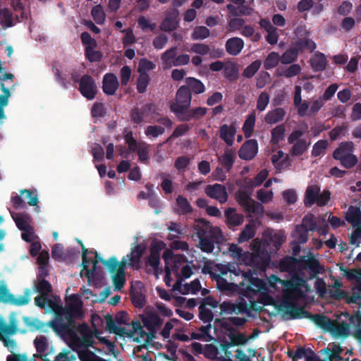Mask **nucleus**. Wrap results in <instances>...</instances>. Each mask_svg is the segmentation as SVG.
Returning a JSON list of instances; mask_svg holds the SVG:
<instances>
[{"mask_svg":"<svg viewBox=\"0 0 361 361\" xmlns=\"http://www.w3.org/2000/svg\"><path fill=\"white\" fill-rule=\"evenodd\" d=\"M71 298L73 302L68 304L67 307H61L56 311L54 319L43 322L37 318L25 317L23 321L25 325L30 331H39L43 333H48V329L51 328L58 336L66 331L63 329L64 327H75L77 325L75 319H82L84 315L82 303L75 294H73Z\"/></svg>","mask_w":361,"mask_h":361,"instance_id":"f257e3e1","label":"nucleus"},{"mask_svg":"<svg viewBox=\"0 0 361 361\" xmlns=\"http://www.w3.org/2000/svg\"><path fill=\"white\" fill-rule=\"evenodd\" d=\"M195 230L199 238L200 248L204 252H212L215 244L219 243L223 238L219 227L212 226L209 221L202 219L196 221Z\"/></svg>","mask_w":361,"mask_h":361,"instance_id":"f03ea898","label":"nucleus"},{"mask_svg":"<svg viewBox=\"0 0 361 361\" xmlns=\"http://www.w3.org/2000/svg\"><path fill=\"white\" fill-rule=\"evenodd\" d=\"M63 329L66 331L59 336L63 338H68L71 342L70 346L73 350L81 348L87 349L93 346L94 332L87 324L82 323L72 329L64 327Z\"/></svg>","mask_w":361,"mask_h":361,"instance_id":"7ed1b4c3","label":"nucleus"},{"mask_svg":"<svg viewBox=\"0 0 361 361\" xmlns=\"http://www.w3.org/2000/svg\"><path fill=\"white\" fill-rule=\"evenodd\" d=\"M272 280L274 281V283L279 282L283 286V295L286 299L288 300H298L304 296V293L302 290V287L304 286L305 281L297 276L293 277L290 280H282L278 276L272 275L270 279V286H274Z\"/></svg>","mask_w":361,"mask_h":361,"instance_id":"20e7f679","label":"nucleus"},{"mask_svg":"<svg viewBox=\"0 0 361 361\" xmlns=\"http://www.w3.org/2000/svg\"><path fill=\"white\" fill-rule=\"evenodd\" d=\"M252 250V252L247 253L249 259L246 263L258 269L264 270L271 261L269 252L264 245L259 243L253 244Z\"/></svg>","mask_w":361,"mask_h":361,"instance_id":"39448f33","label":"nucleus"},{"mask_svg":"<svg viewBox=\"0 0 361 361\" xmlns=\"http://www.w3.org/2000/svg\"><path fill=\"white\" fill-rule=\"evenodd\" d=\"M192 93L186 85H181L177 90L176 101L171 104V111L178 116L190 106Z\"/></svg>","mask_w":361,"mask_h":361,"instance_id":"423d86ee","label":"nucleus"},{"mask_svg":"<svg viewBox=\"0 0 361 361\" xmlns=\"http://www.w3.org/2000/svg\"><path fill=\"white\" fill-rule=\"evenodd\" d=\"M238 201L241 207L249 213L262 214L264 211L263 205L255 201L250 197V195L246 191H239L238 194Z\"/></svg>","mask_w":361,"mask_h":361,"instance_id":"0eeeda50","label":"nucleus"},{"mask_svg":"<svg viewBox=\"0 0 361 361\" xmlns=\"http://www.w3.org/2000/svg\"><path fill=\"white\" fill-rule=\"evenodd\" d=\"M78 90L87 99H93L97 93V87L94 79L88 74H85L80 79Z\"/></svg>","mask_w":361,"mask_h":361,"instance_id":"6e6552de","label":"nucleus"},{"mask_svg":"<svg viewBox=\"0 0 361 361\" xmlns=\"http://www.w3.org/2000/svg\"><path fill=\"white\" fill-rule=\"evenodd\" d=\"M78 243L81 245L82 255V271H85V276L89 279L94 275V273L97 269V258H99V260L100 261V257H99V255L97 252H92L90 251V252L94 253L95 255L96 259H94L92 258H89L87 255L88 253V250L84 246L82 241L78 240Z\"/></svg>","mask_w":361,"mask_h":361,"instance_id":"1a4fd4ad","label":"nucleus"},{"mask_svg":"<svg viewBox=\"0 0 361 361\" xmlns=\"http://www.w3.org/2000/svg\"><path fill=\"white\" fill-rule=\"evenodd\" d=\"M285 315L288 316L290 319L307 318L310 313L306 311L304 307H299L297 303L290 301H284L281 305Z\"/></svg>","mask_w":361,"mask_h":361,"instance_id":"9d476101","label":"nucleus"},{"mask_svg":"<svg viewBox=\"0 0 361 361\" xmlns=\"http://www.w3.org/2000/svg\"><path fill=\"white\" fill-rule=\"evenodd\" d=\"M162 257L166 264L165 267V281H166L167 279H170L171 271V269L168 266L170 264V262L173 264L172 265L173 270L174 271H178L179 266L180 265L181 263L185 262V257L181 255H175L173 251L169 249H167L164 252Z\"/></svg>","mask_w":361,"mask_h":361,"instance_id":"9b49d317","label":"nucleus"},{"mask_svg":"<svg viewBox=\"0 0 361 361\" xmlns=\"http://www.w3.org/2000/svg\"><path fill=\"white\" fill-rule=\"evenodd\" d=\"M228 336L230 339L229 341H225L224 343L221 344V349L225 352V355L228 357L227 361H233L230 359V357L232 355L231 351H229L228 349L234 345H243L247 341V338L245 335L241 333H235V331H231L228 334Z\"/></svg>","mask_w":361,"mask_h":361,"instance_id":"f8f14e48","label":"nucleus"},{"mask_svg":"<svg viewBox=\"0 0 361 361\" xmlns=\"http://www.w3.org/2000/svg\"><path fill=\"white\" fill-rule=\"evenodd\" d=\"M206 195L212 199L224 204L228 200V192L224 185L219 183L207 185L204 188Z\"/></svg>","mask_w":361,"mask_h":361,"instance_id":"ddd939ff","label":"nucleus"},{"mask_svg":"<svg viewBox=\"0 0 361 361\" xmlns=\"http://www.w3.org/2000/svg\"><path fill=\"white\" fill-rule=\"evenodd\" d=\"M258 152V143L255 139L246 140L238 150V157L245 161L252 160Z\"/></svg>","mask_w":361,"mask_h":361,"instance_id":"4468645a","label":"nucleus"},{"mask_svg":"<svg viewBox=\"0 0 361 361\" xmlns=\"http://www.w3.org/2000/svg\"><path fill=\"white\" fill-rule=\"evenodd\" d=\"M178 11L172 9L166 12L165 18L161 21L159 28L166 32H172L179 26Z\"/></svg>","mask_w":361,"mask_h":361,"instance_id":"2eb2a0df","label":"nucleus"},{"mask_svg":"<svg viewBox=\"0 0 361 361\" xmlns=\"http://www.w3.org/2000/svg\"><path fill=\"white\" fill-rule=\"evenodd\" d=\"M147 249L144 243L135 245L130 249V252L128 254V267L137 269L140 267V259Z\"/></svg>","mask_w":361,"mask_h":361,"instance_id":"dca6fc26","label":"nucleus"},{"mask_svg":"<svg viewBox=\"0 0 361 361\" xmlns=\"http://www.w3.org/2000/svg\"><path fill=\"white\" fill-rule=\"evenodd\" d=\"M142 322L144 326L150 332L152 336H154L157 329L160 327L164 320L156 312H149L145 316L142 317Z\"/></svg>","mask_w":361,"mask_h":361,"instance_id":"f3484780","label":"nucleus"},{"mask_svg":"<svg viewBox=\"0 0 361 361\" xmlns=\"http://www.w3.org/2000/svg\"><path fill=\"white\" fill-rule=\"evenodd\" d=\"M128 261L127 256L123 257L121 262H118L115 257H111L107 260L100 259V262L107 267L110 273H114L116 271L126 273V267L128 266Z\"/></svg>","mask_w":361,"mask_h":361,"instance_id":"a211bd4d","label":"nucleus"},{"mask_svg":"<svg viewBox=\"0 0 361 361\" xmlns=\"http://www.w3.org/2000/svg\"><path fill=\"white\" fill-rule=\"evenodd\" d=\"M119 87V82L114 73H106L102 80V90L106 95H114Z\"/></svg>","mask_w":361,"mask_h":361,"instance_id":"6ab92c4d","label":"nucleus"},{"mask_svg":"<svg viewBox=\"0 0 361 361\" xmlns=\"http://www.w3.org/2000/svg\"><path fill=\"white\" fill-rule=\"evenodd\" d=\"M207 108L204 107H196L193 109H187L183 113H181L177 116L180 121H190L191 120H200L205 116L207 114Z\"/></svg>","mask_w":361,"mask_h":361,"instance_id":"aec40b11","label":"nucleus"},{"mask_svg":"<svg viewBox=\"0 0 361 361\" xmlns=\"http://www.w3.org/2000/svg\"><path fill=\"white\" fill-rule=\"evenodd\" d=\"M226 223L230 229L240 226L244 221V216L237 212L233 207L226 209L224 212Z\"/></svg>","mask_w":361,"mask_h":361,"instance_id":"412c9836","label":"nucleus"},{"mask_svg":"<svg viewBox=\"0 0 361 361\" xmlns=\"http://www.w3.org/2000/svg\"><path fill=\"white\" fill-rule=\"evenodd\" d=\"M130 324V329H127L126 336L128 337L133 338L137 336V338H135L137 341H138V338H143L145 336H147V340H149L154 337L152 336L149 331L148 334L145 331L143 326L138 320L132 321Z\"/></svg>","mask_w":361,"mask_h":361,"instance_id":"4be33fe9","label":"nucleus"},{"mask_svg":"<svg viewBox=\"0 0 361 361\" xmlns=\"http://www.w3.org/2000/svg\"><path fill=\"white\" fill-rule=\"evenodd\" d=\"M300 263L303 268L308 269L314 274H320L324 270V267L320 265L319 260L312 255L307 258L305 256L301 257Z\"/></svg>","mask_w":361,"mask_h":361,"instance_id":"5701e85b","label":"nucleus"},{"mask_svg":"<svg viewBox=\"0 0 361 361\" xmlns=\"http://www.w3.org/2000/svg\"><path fill=\"white\" fill-rule=\"evenodd\" d=\"M244 41L238 37L229 38L226 42V52L231 56L238 55L244 48Z\"/></svg>","mask_w":361,"mask_h":361,"instance_id":"b1692460","label":"nucleus"},{"mask_svg":"<svg viewBox=\"0 0 361 361\" xmlns=\"http://www.w3.org/2000/svg\"><path fill=\"white\" fill-rule=\"evenodd\" d=\"M299 263L300 259H298L293 256H286L280 260L279 267L281 271L294 273L298 270Z\"/></svg>","mask_w":361,"mask_h":361,"instance_id":"393cba45","label":"nucleus"},{"mask_svg":"<svg viewBox=\"0 0 361 361\" xmlns=\"http://www.w3.org/2000/svg\"><path fill=\"white\" fill-rule=\"evenodd\" d=\"M235 133L236 129L232 125L224 124L219 128V137L228 147H231L233 145Z\"/></svg>","mask_w":361,"mask_h":361,"instance_id":"a878e982","label":"nucleus"},{"mask_svg":"<svg viewBox=\"0 0 361 361\" xmlns=\"http://www.w3.org/2000/svg\"><path fill=\"white\" fill-rule=\"evenodd\" d=\"M0 331L6 335H14L18 331V321L12 313L9 318V323L7 324L3 317L0 316Z\"/></svg>","mask_w":361,"mask_h":361,"instance_id":"bb28decb","label":"nucleus"},{"mask_svg":"<svg viewBox=\"0 0 361 361\" xmlns=\"http://www.w3.org/2000/svg\"><path fill=\"white\" fill-rule=\"evenodd\" d=\"M355 149L354 144L351 141H345L340 143L338 147L334 151L332 157L337 160L341 157H345L348 154H353Z\"/></svg>","mask_w":361,"mask_h":361,"instance_id":"cd10ccee","label":"nucleus"},{"mask_svg":"<svg viewBox=\"0 0 361 361\" xmlns=\"http://www.w3.org/2000/svg\"><path fill=\"white\" fill-rule=\"evenodd\" d=\"M235 151L232 148L227 147L225 149L224 154L219 157V161L229 172L233 168L235 162Z\"/></svg>","mask_w":361,"mask_h":361,"instance_id":"c85d7f7f","label":"nucleus"},{"mask_svg":"<svg viewBox=\"0 0 361 361\" xmlns=\"http://www.w3.org/2000/svg\"><path fill=\"white\" fill-rule=\"evenodd\" d=\"M320 192V187L317 185H308L305 193L304 204L306 207H310L317 202L318 193Z\"/></svg>","mask_w":361,"mask_h":361,"instance_id":"c756f323","label":"nucleus"},{"mask_svg":"<svg viewBox=\"0 0 361 361\" xmlns=\"http://www.w3.org/2000/svg\"><path fill=\"white\" fill-rule=\"evenodd\" d=\"M286 114V112L283 108H276L267 112L264 117V121L267 124H275L283 121Z\"/></svg>","mask_w":361,"mask_h":361,"instance_id":"7c9ffc66","label":"nucleus"},{"mask_svg":"<svg viewBox=\"0 0 361 361\" xmlns=\"http://www.w3.org/2000/svg\"><path fill=\"white\" fill-rule=\"evenodd\" d=\"M334 335L338 337L346 338L350 334V326L345 322H332L330 330Z\"/></svg>","mask_w":361,"mask_h":361,"instance_id":"2f4dec72","label":"nucleus"},{"mask_svg":"<svg viewBox=\"0 0 361 361\" xmlns=\"http://www.w3.org/2000/svg\"><path fill=\"white\" fill-rule=\"evenodd\" d=\"M11 214L19 230L22 231H28L29 230H31V226L28 222L30 217L28 214L14 212H11Z\"/></svg>","mask_w":361,"mask_h":361,"instance_id":"473e14b6","label":"nucleus"},{"mask_svg":"<svg viewBox=\"0 0 361 361\" xmlns=\"http://www.w3.org/2000/svg\"><path fill=\"white\" fill-rule=\"evenodd\" d=\"M327 60L325 55L319 51L317 52L310 59V65L312 68L316 71H323L327 66Z\"/></svg>","mask_w":361,"mask_h":361,"instance_id":"72a5a7b5","label":"nucleus"},{"mask_svg":"<svg viewBox=\"0 0 361 361\" xmlns=\"http://www.w3.org/2000/svg\"><path fill=\"white\" fill-rule=\"evenodd\" d=\"M346 221L353 226H360L361 210L357 206H350L345 214Z\"/></svg>","mask_w":361,"mask_h":361,"instance_id":"f704fd0d","label":"nucleus"},{"mask_svg":"<svg viewBox=\"0 0 361 361\" xmlns=\"http://www.w3.org/2000/svg\"><path fill=\"white\" fill-rule=\"evenodd\" d=\"M177 50V47H172L161 54L160 58L164 69L173 67L172 63L174 62V59H176Z\"/></svg>","mask_w":361,"mask_h":361,"instance_id":"c9c22d12","label":"nucleus"},{"mask_svg":"<svg viewBox=\"0 0 361 361\" xmlns=\"http://www.w3.org/2000/svg\"><path fill=\"white\" fill-rule=\"evenodd\" d=\"M33 288L35 293H39L42 297H48L52 292L51 283L44 279L36 280Z\"/></svg>","mask_w":361,"mask_h":361,"instance_id":"e433bc0d","label":"nucleus"},{"mask_svg":"<svg viewBox=\"0 0 361 361\" xmlns=\"http://www.w3.org/2000/svg\"><path fill=\"white\" fill-rule=\"evenodd\" d=\"M130 298L133 305L136 308H143L146 303L145 295L141 289L131 288L130 291Z\"/></svg>","mask_w":361,"mask_h":361,"instance_id":"4c0bfd02","label":"nucleus"},{"mask_svg":"<svg viewBox=\"0 0 361 361\" xmlns=\"http://www.w3.org/2000/svg\"><path fill=\"white\" fill-rule=\"evenodd\" d=\"M256 226L253 222L245 225L243 230L240 233L238 241L239 243L247 242L255 235Z\"/></svg>","mask_w":361,"mask_h":361,"instance_id":"58836bf2","label":"nucleus"},{"mask_svg":"<svg viewBox=\"0 0 361 361\" xmlns=\"http://www.w3.org/2000/svg\"><path fill=\"white\" fill-rule=\"evenodd\" d=\"M308 318L312 320L318 326L325 330L329 331L331 326L332 325L333 321L331 320L328 317L322 314H312L310 313V316H309Z\"/></svg>","mask_w":361,"mask_h":361,"instance_id":"ea45409f","label":"nucleus"},{"mask_svg":"<svg viewBox=\"0 0 361 361\" xmlns=\"http://www.w3.org/2000/svg\"><path fill=\"white\" fill-rule=\"evenodd\" d=\"M299 53L293 43L292 46L280 56L281 63L289 64L294 62L296 61Z\"/></svg>","mask_w":361,"mask_h":361,"instance_id":"a19ab883","label":"nucleus"},{"mask_svg":"<svg viewBox=\"0 0 361 361\" xmlns=\"http://www.w3.org/2000/svg\"><path fill=\"white\" fill-rule=\"evenodd\" d=\"M106 329L110 333L119 336H126L127 329L125 327L118 326L110 315L106 317Z\"/></svg>","mask_w":361,"mask_h":361,"instance_id":"79ce46f5","label":"nucleus"},{"mask_svg":"<svg viewBox=\"0 0 361 361\" xmlns=\"http://www.w3.org/2000/svg\"><path fill=\"white\" fill-rule=\"evenodd\" d=\"M186 86L189 87L190 92L195 94H201L205 91L204 85L198 79L188 77L186 78Z\"/></svg>","mask_w":361,"mask_h":361,"instance_id":"37998d69","label":"nucleus"},{"mask_svg":"<svg viewBox=\"0 0 361 361\" xmlns=\"http://www.w3.org/2000/svg\"><path fill=\"white\" fill-rule=\"evenodd\" d=\"M34 345L37 353L40 355H35L37 357L43 358L42 354L44 353L49 348L48 340L44 336H37L34 340Z\"/></svg>","mask_w":361,"mask_h":361,"instance_id":"c03bdc74","label":"nucleus"},{"mask_svg":"<svg viewBox=\"0 0 361 361\" xmlns=\"http://www.w3.org/2000/svg\"><path fill=\"white\" fill-rule=\"evenodd\" d=\"M308 232L309 231L303 226L300 224L296 225L293 236L298 244H303L309 239Z\"/></svg>","mask_w":361,"mask_h":361,"instance_id":"a18cd8bd","label":"nucleus"},{"mask_svg":"<svg viewBox=\"0 0 361 361\" xmlns=\"http://www.w3.org/2000/svg\"><path fill=\"white\" fill-rule=\"evenodd\" d=\"M294 44L299 52L304 50L312 52L317 47L316 44L313 40L307 38L299 39L294 43Z\"/></svg>","mask_w":361,"mask_h":361,"instance_id":"49530a36","label":"nucleus"},{"mask_svg":"<svg viewBox=\"0 0 361 361\" xmlns=\"http://www.w3.org/2000/svg\"><path fill=\"white\" fill-rule=\"evenodd\" d=\"M255 112L250 114L243 126V130L246 138L252 136L255 124Z\"/></svg>","mask_w":361,"mask_h":361,"instance_id":"de8ad7c7","label":"nucleus"},{"mask_svg":"<svg viewBox=\"0 0 361 361\" xmlns=\"http://www.w3.org/2000/svg\"><path fill=\"white\" fill-rule=\"evenodd\" d=\"M0 16L3 18L1 24L5 29L13 27L15 25L13 15L8 8L0 9Z\"/></svg>","mask_w":361,"mask_h":361,"instance_id":"09e8293b","label":"nucleus"},{"mask_svg":"<svg viewBox=\"0 0 361 361\" xmlns=\"http://www.w3.org/2000/svg\"><path fill=\"white\" fill-rule=\"evenodd\" d=\"M32 294V291L30 288H26L24 290L23 295H20L17 298L13 295V299L11 300L10 304L16 306L25 305L29 303L30 300V296Z\"/></svg>","mask_w":361,"mask_h":361,"instance_id":"8fccbe9b","label":"nucleus"},{"mask_svg":"<svg viewBox=\"0 0 361 361\" xmlns=\"http://www.w3.org/2000/svg\"><path fill=\"white\" fill-rule=\"evenodd\" d=\"M96 47H85V56L90 62L100 61L102 59V53L100 51L94 50Z\"/></svg>","mask_w":361,"mask_h":361,"instance_id":"3c124183","label":"nucleus"},{"mask_svg":"<svg viewBox=\"0 0 361 361\" xmlns=\"http://www.w3.org/2000/svg\"><path fill=\"white\" fill-rule=\"evenodd\" d=\"M286 128L283 124H281L273 128L271 131V142L273 145H277L281 140H283Z\"/></svg>","mask_w":361,"mask_h":361,"instance_id":"603ef678","label":"nucleus"},{"mask_svg":"<svg viewBox=\"0 0 361 361\" xmlns=\"http://www.w3.org/2000/svg\"><path fill=\"white\" fill-rule=\"evenodd\" d=\"M281 61L280 56L277 52H270L264 61V68L266 70H271L275 68Z\"/></svg>","mask_w":361,"mask_h":361,"instance_id":"864d4df0","label":"nucleus"},{"mask_svg":"<svg viewBox=\"0 0 361 361\" xmlns=\"http://www.w3.org/2000/svg\"><path fill=\"white\" fill-rule=\"evenodd\" d=\"M214 329L217 328L224 331V333L227 335L231 331H235V328L232 326L231 322L225 318H217L214 320Z\"/></svg>","mask_w":361,"mask_h":361,"instance_id":"5fc2aeb1","label":"nucleus"},{"mask_svg":"<svg viewBox=\"0 0 361 361\" xmlns=\"http://www.w3.org/2000/svg\"><path fill=\"white\" fill-rule=\"evenodd\" d=\"M149 82L150 77L149 74H139L136 84V88L138 93L144 94L146 92Z\"/></svg>","mask_w":361,"mask_h":361,"instance_id":"6e6d98bb","label":"nucleus"},{"mask_svg":"<svg viewBox=\"0 0 361 361\" xmlns=\"http://www.w3.org/2000/svg\"><path fill=\"white\" fill-rule=\"evenodd\" d=\"M328 353V360L326 361H341L342 360L341 353L342 348L338 344L333 343L331 348L326 349Z\"/></svg>","mask_w":361,"mask_h":361,"instance_id":"4d7b16f0","label":"nucleus"},{"mask_svg":"<svg viewBox=\"0 0 361 361\" xmlns=\"http://www.w3.org/2000/svg\"><path fill=\"white\" fill-rule=\"evenodd\" d=\"M310 145V143H307L305 139H300L293 145L290 153L293 156H301L307 149Z\"/></svg>","mask_w":361,"mask_h":361,"instance_id":"13d9d810","label":"nucleus"},{"mask_svg":"<svg viewBox=\"0 0 361 361\" xmlns=\"http://www.w3.org/2000/svg\"><path fill=\"white\" fill-rule=\"evenodd\" d=\"M155 68L154 63L146 58H142L139 61L137 72L139 74H148V72L153 71Z\"/></svg>","mask_w":361,"mask_h":361,"instance_id":"bf43d9fd","label":"nucleus"},{"mask_svg":"<svg viewBox=\"0 0 361 361\" xmlns=\"http://www.w3.org/2000/svg\"><path fill=\"white\" fill-rule=\"evenodd\" d=\"M262 66V61L259 59L255 60L247 66L243 72V76L246 78H252L259 71Z\"/></svg>","mask_w":361,"mask_h":361,"instance_id":"052dcab7","label":"nucleus"},{"mask_svg":"<svg viewBox=\"0 0 361 361\" xmlns=\"http://www.w3.org/2000/svg\"><path fill=\"white\" fill-rule=\"evenodd\" d=\"M300 225L303 226L309 231L314 232L317 229L315 216L312 213H308L303 217Z\"/></svg>","mask_w":361,"mask_h":361,"instance_id":"680f3d73","label":"nucleus"},{"mask_svg":"<svg viewBox=\"0 0 361 361\" xmlns=\"http://www.w3.org/2000/svg\"><path fill=\"white\" fill-rule=\"evenodd\" d=\"M78 357L81 361H107L89 349H84L78 352Z\"/></svg>","mask_w":361,"mask_h":361,"instance_id":"e2e57ef3","label":"nucleus"},{"mask_svg":"<svg viewBox=\"0 0 361 361\" xmlns=\"http://www.w3.org/2000/svg\"><path fill=\"white\" fill-rule=\"evenodd\" d=\"M91 15L96 23L101 25L105 21L106 15L101 4L96 5L92 8Z\"/></svg>","mask_w":361,"mask_h":361,"instance_id":"0e129e2a","label":"nucleus"},{"mask_svg":"<svg viewBox=\"0 0 361 361\" xmlns=\"http://www.w3.org/2000/svg\"><path fill=\"white\" fill-rule=\"evenodd\" d=\"M210 35L209 30L205 26H197L191 34L193 40H202L207 38Z\"/></svg>","mask_w":361,"mask_h":361,"instance_id":"69168bd1","label":"nucleus"},{"mask_svg":"<svg viewBox=\"0 0 361 361\" xmlns=\"http://www.w3.org/2000/svg\"><path fill=\"white\" fill-rule=\"evenodd\" d=\"M176 204L180 210V213L183 214H188L192 212V207L187 198L182 195H178L176 197Z\"/></svg>","mask_w":361,"mask_h":361,"instance_id":"338daca9","label":"nucleus"},{"mask_svg":"<svg viewBox=\"0 0 361 361\" xmlns=\"http://www.w3.org/2000/svg\"><path fill=\"white\" fill-rule=\"evenodd\" d=\"M111 274L114 290H120L124 286L126 281V273L116 271V272Z\"/></svg>","mask_w":361,"mask_h":361,"instance_id":"774afa93","label":"nucleus"}]
</instances>
